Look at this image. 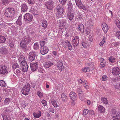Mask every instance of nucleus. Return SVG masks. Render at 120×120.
<instances>
[{
	"instance_id": "obj_43",
	"label": "nucleus",
	"mask_w": 120,
	"mask_h": 120,
	"mask_svg": "<svg viewBox=\"0 0 120 120\" xmlns=\"http://www.w3.org/2000/svg\"><path fill=\"white\" fill-rule=\"evenodd\" d=\"M109 60L111 62L113 63L115 61V59L112 57H111L109 58Z\"/></svg>"
},
{
	"instance_id": "obj_32",
	"label": "nucleus",
	"mask_w": 120,
	"mask_h": 120,
	"mask_svg": "<svg viewBox=\"0 0 120 120\" xmlns=\"http://www.w3.org/2000/svg\"><path fill=\"white\" fill-rule=\"evenodd\" d=\"M61 97L62 100L64 101H67L68 100V98L66 96L64 93L62 94Z\"/></svg>"
},
{
	"instance_id": "obj_47",
	"label": "nucleus",
	"mask_w": 120,
	"mask_h": 120,
	"mask_svg": "<svg viewBox=\"0 0 120 120\" xmlns=\"http://www.w3.org/2000/svg\"><path fill=\"white\" fill-rule=\"evenodd\" d=\"M10 102V99L8 98L5 99L4 102L6 104H8Z\"/></svg>"
},
{
	"instance_id": "obj_48",
	"label": "nucleus",
	"mask_w": 120,
	"mask_h": 120,
	"mask_svg": "<svg viewBox=\"0 0 120 120\" xmlns=\"http://www.w3.org/2000/svg\"><path fill=\"white\" fill-rule=\"evenodd\" d=\"M84 86L86 89H88L89 88V84L88 83H85L84 84Z\"/></svg>"
},
{
	"instance_id": "obj_12",
	"label": "nucleus",
	"mask_w": 120,
	"mask_h": 120,
	"mask_svg": "<svg viewBox=\"0 0 120 120\" xmlns=\"http://www.w3.org/2000/svg\"><path fill=\"white\" fill-rule=\"evenodd\" d=\"M112 74L115 75H117L120 74V70L118 67L113 68L112 70Z\"/></svg>"
},
{
	"instance_id": "obj_31",
	"label": "nucleus",
	"mask_w": 120,
	"mask_h": 120,
	"mask_svg": "<svg viewBox=\"0 0 120 120\" xmlns=\"http://www.w3.org/2000/svg\"><path fill=\"white\" fill-rule=\"evenodd\" d=\"M101 100L102 103L104 104H106L108 103V100L106 98L104 97H101Z\"/></svg>"
},
{
	"instance_id": "obj_55",
	"label": "nucleus",
	"mask_w": 120,
	"mask_h": 120,
	"mask_svg": "<svg viewBox=\"0 0 120 120\" xmlns=\"http://www.w3.org/2000/svg\"><path fill=\"white\" fill-rule=\"evenodd\" d=\"M41 102L44 106H46L47 105V102L45 100H42L41 101Z\"/></svg>"
},
{
	"instance_id": "obj_4",
	"label": "nucleus",
	"mask_w": 120,
	"mask_h": 120,
	"mask_svg": "<svg viewBox=\"0 0 120 120\" xmlns=\"http://www.w3.org/2000/svg\"><path fill=\"white\" fill-rule=\"evenodd\" d=\"M7 67L4 65H0V73L3 75L8 73Z\"/></svg>"
},
{
	"instance_id": "obj_19",
	"label": "nucleus",
	"mask_w": 120,
	"mask_h": 120,
	"mask_svg": "<svg viewBox=\"0 0 120 120\" xmlns=\"http://www.w3.org/2000/svg\"><path fill=\"white\" fill-rule=\"evenodd\" d=\"M74 13L71 12H68L67 15V17L70 21L72 20L74 17Z\"/></svg>"
},
{
	"instance_id": "obj_2",
	"label": "nucleus",
	"mask_w": 120,
	"mask_h": 120,
	"mask_svg": "<svg viewBox=\"0 0 120 120\" xmlns=\"http://www.w3.org/2000/svg\"><path fill=\"white\" fill-rule=\"evenodd\" d=\"M30 86L29 83H28L24 86L22 91V94L25 95L28 94L29 92L30 89Z\"/></svg>"
},
{
	"instance_id": "obj_62",
	"label": "nucleus",
	"mask_w": 120,
	"mask_h": 120,
	"mask_svg": "<svg viewBox=\"0 0 120 120\" xmlns=\"http://www.w3.org/2000/svg\"><path fill=\"white\" fill-rule=\"evenodd\" d=\"M7 85L6 83H0V86L2 87H4Z\"/></svg>"
},
{
	"instance_id": "obj_63",
	"label": "nucleus",
	"mask_w": 120,
	"mask_h": 120,
	"mask_svg": "<svg viewBox=\"0 0 120 120\" xmlns=\"http://www.w3.org/2000/svg\"><path fill=\"white\" fill-rule=\"evenodd\" d=\"M67 47H68V48L69 50H72V46L71 45L70 43L68 45V46Z\"/></svg>"
},
{
	"instance_id": "obj_44",
	"label": "nucleus",
	"mask_w": 120,
	"mask_h": 120,
	"mask_svg": "<svg viewBox=\"0 0 120 120\" xmlns=\"http://www.w3.org/2000/svg\"><path fill=\"white\" fill-rule=\"evenodd\" d=\"M105 37H104L100 43L99 45L101 46H102L103 45L104 43L106 41H105Z\"/></svg>"
},
{
	"instance_id": "obj_49",
	"label": "nucleus",
	"mask_w": 120,
	"mask_h": 120,
	"mask_svg": "<svg viewBox=\"0 0 120 120\" xmlns=\"http://www.w3.org/2000/svg\"><path fill=\"white\" fill-rule=\"evenodd\" d=\"M82 46L85 48L87 46V43H86L84 41H82Z\"/></svg>"
},
{
	"instance_id": "obj_16",
	"label": "nucleus",
	"mask_w": 120,
	"mask_h": 120,
	"mask_svg": "<svg viewBox=\"0 0 120 120\" xmlns=\"http://www.w3.org/2000/svg\"><path fill=\"white\" fill-rule=\"evenodd\" d=\"M18 60L21 64H23L25 62H26L25 61V59L24 57L22 55H19L18 56Z\"/></svg>"
},
{
	"instance_id": "obj_35",
	"label": "nucleus",
	"mask_w": 120,
	"mask_h": 120,
	"mask_svg": "<svg viewBox=\"0 0 120 120\" xmlns=\"http://www.w3.org/2000/svg\"><path fill=\"white\" fill-rule=\"evenodd\" d=\"M69 41L67 40L65 41L63 43V45L64 47L65 48H67L68 47V45L69 44Z\"/></svg>"
},
{
	"instance_id": "obj_27",
	"label": "nucleus",
	"mask_w": 120,
	"mask_h": 120,
	"mask_svg": "<svg viewBox=\"0 0 120 120\" xmlns=\"http://www.w3.org/2000/svg\"><path fill=\"white\" fill-rule=\"evenodd\" d=\"M34 116L35 118H38L41 116V111H39L37 113H33Z\"/></svg>"
},
{
	"instance_id": "obj_60",
	"label": "nucleus",
	"mask_w": 120,
	"mask_h": 120,
	"mask_svg": "<svg viewBox=\"0 0 120 120\" xmlns=\"http://www.w3.org/2000/svg\"><path fill=\"white\" fill-rule=\"evenodd\" d=\"M89 113L90 114H91L92 115H94V111L91 110L89 111Z\"/></svg>"
},
{
	"instance_id": "obj_18",
	"label": "nucleus",
	"mask_w": 120,
	"mask_h": 120,
	"mask_svg": "<svg viewBox=\"0 0 120 120\" xmlns=\"http://www.w3.org/2000/svg\"><path fill=\"white\" fill-rule=\"evenodd\" d=\"M22 71L24 72H27L28 70V65L27 62H25L23 64H22Z\"/></svg>"
},
{
	"instance_id": "obj_21",
	"label": "nucleus",
	"mask_w": 120,
	"mask_h": 120,
	"mask_svg": "<svg viewBox=\"0 0 120 120\" xmlns=\"http://www.w3.org/2000/svg\"><path fill=\"white\" fill-rule=\"evenodd\" d=\"M78 29L81 32L83 33L84 32V26L83 24H80L78 26Z\"/></svg>"
},
{
	"instance_id": "obj_59",
	"label": "nucleus",
	"mask_w": 120,
	"mask_h": 120,
	"mask_svg": "<svg viewBox=\"0 0 120 120\" xmlns=\"http://www.w3.org/2000/svg\"><path fill=\"white\" fill-rule=\"evenodd\" d=\"M45 42L43 41H41L40 42V45L41 47H44L45 44Z\"/></svg>"
},
{
	"instance_id": "obj_52",
	"label": "nucleus",
	"mask_w": 120,
	"mask_h": 120,
	"mask_svg": "<svg viewBox=\"0 0 120 120\" xmlns=\"http://www.w3.org/2000/svg\"><path fill=\"white\" fill-rule=\"evenodd\" d=\"M13 77H12V81L13 82H16L17 80V78L16 76H15V75H13Z\"/></svg>"
},
{
	"instance_id": "obj_9",
	"label": "nucleus",
	"mask_w": 120,
	"mask_h": 120,
	"mask_svg": "<svg viewBox=\"0 0 120 120\" xmlns=\"http://www.w3.org/2000/svg\"><path fill=\"white\" fill-rule=\"evenodd\" d=\"M30 64L31 69L33 71H35L38 67V63L37 62L31 63Z\"/></svg>"
},
{
	"instance_id": "obj_37",
	"label": "nucleus",
	"mask_w": 120,
	"mask_h": 120,
	"mask_svg": "<svg viewBox=\"0 0 120 120\" xmlns=\"http://www.w3.org/2000/svg\"><path fill=\"white\" fill-rule=\"evenodd\" d=\"M115 23L117 27L120 29V21L118 19L115 20Z\"/></svg>"
},
{
	"instance_id": "obj_46",
	"label": "nucleus",
	"mask_w": 120,
	"mask_h": 120,
	"mask_svg": "<svg viewBox=\"0 0 120 120\" xmlns=\"http://www.w3.org/2000/svg\"><path fill=\"white\" fill-rule=\"evenodd\" d=\"M116 36L118 39H120V31H117L116 33Z\"/></svg>"
},
{
	"instance_id": "obj_28",
	"label": "nucleus",
	"mask_w": 120,
	"mask_h": 120,
	"mask_svg": "<svg viewBox=\"0 0 120 120\" xmlns=\"http://www.w3.org/2000/svg\"><path fill=\"white\" fill-rule=\"evenodd\" d=\"M0 52L3 54H4L7 52V50L5 48L2 47L0 48Z\"/></svg>"
},
{
	"instance_id": "obj_40",
	"label": "nucleus",
	"mask_w": 120,
	"mask_h": 120,
	"mask_svg": "<svg viewBox=\"0 0 120 120\" xmlns=\"http://www.w3.org/2000/svg\"><path fill=\"white\" fill-rule=\"evenodd\" d=\"M34 48L35 50H37L39 48V45L38 43H35L34 46Z\"/></svg>"
},
{
	"instance_id": "obj_5",
	"label": "nucleus",
	"mask_w": 120,
	"mask_h": 120,
	"mask_svg": "<svg viewBox=\"0 0 120 120\" xmlns=\"http://www.w3.org/2000/svg\"><path fill=\"white\" fill-rule=\"evenodd\" d=\"M45 5L47 9L51 10L53 8L54 2L52 0L48 1L46 2Z\"/></svg>"
},
{
	"instance_id": "obj_42",
	"label": "nucleus",
	"mask_w": 120,
	"mask_h": 120,
	"mask_svg": "<svg viewBox=\"0 0 120 120\" xmlns=\"http://www.w3.org/2000/svg\"><path fill=\"white\" fill-rule=\"evenodd\" d=\"M21 71L19 68L17 69L15 71V73L18 75H20L21 74Z\"/></svg>"
},
{
	"instance_id": "obj_20",
	"label": "nucleus",
	"mask_w": 120,
	"mask_h": 120,
	"mask_svg": "<svg viewBox=\"0 0 120 120\" xmlns=\"http://www.w3.org/2000/svg\"><path fill=\"white\" fill-rule=\"evenodd\" d=\"M53 64L52 62H51L50 61H48L45 62L43 64L44 66L46 68H49Z\"/></svg>"
},
{
	"instance_id": "obj_58",
	"label": "nucleus",
	"mask_w": 120,
	"mask_h": 120,
	"mask_svg": "<svg viewBox=\"0 0 120 120\" xmlns=\"http://www.w3.org/2000/svg\"><path fill=\"white\" fill-rule=\"evenodd\" d=\"M68 8H71L73 7V6L72 4L70 2H69L68 3Z\"/></svg>"
},
{
	"instance_id": "obj_61",
	"label": "nucleus",
	"mask_w": 120,
	"mask_h": 120,
	"mask_svg": "<svg viewBox=\"0 0 120 120\" xmlns=\"http://www.w3.org/2000/svg\"><path fill=\"white\" fill-rule=\"evenodd\" d=\"M67 22L66 19H62V22L63 24L66 25Z\"/></svg>"
},
{
	"instance_id": "obj_41",
	"label": "nucleus",
	"mask_w": 120,
	"mask_h": 120,
	"mask_svg": "<svg viewBox=\"0 0 120 120\" xmlns=\"http://www.w3.org/2000/svg\"><path fill=\"white\" fill-rule=\"evenodd\" d=\"M2 2L3 5L7 4L9 2V0H2Z\"/></svg>"
},
{
	"instance_id": "obj_15",
	"label": "nucleus",
	"mask_w": 120,
	"mask_h": 120,
	"mask_svg": "<svg viewBox=\"0 0 120 120\" xmlns=\"http://www.w3.org/2000/svg\"><path fill=\"white\" fill-rule=\"evenodd\" d=\"M102 27L105 33H106L109 30L108 26L105 23H103L102 24Z\"/></svg>"
},
{
	"instance_id": "obj_6",
	"label": "nucleus",
	"mask_w": 120,
	"mask_h": 120,
	"mask_svg": "<svg viewBox=\"0 0 120 120\" xmlns=\"http://www.w3.org/2000/svg\"><path fill=\"white\" fill-rule=\"evenodd\" d=\"M79 36H75L72 38L73 45L74 46H76L79 44Z\"/></svg>"
},
{
	"instance_id": "obj_29",
	"label": "nucleus",
	"mask_w": 120,
	"mask_h": 120,
	"mask_svg": "<svg viewBox=\"0 0 120 120\" xmlns=\"http://www.w3.org/2000/svg\"><path fill=\"white\" fill-rule=\"evenodd\" d=\"M98 109L99 111H100L101 113H103L104 112L105 108L102 106L99 105L98 107Z\"/></svg>"
},
{
	"instance_id": "obj_23",
	"label": "nucleus",
	"mask_w": 120,
	"mask_h": 120,
	"mask_svg": "<svg viewBox=\"0 0 120 120\" xmlns=\"http://www.w3.org/2000/svg\"><path fill=\"white\" fill-rule=\"evenodd\" d=\"M42 26L44 29H45L46 28L47 25V22L46 21L45 19L42 20Z\"/></svg>"
},
{
	"instance_id": "obj_10",
	"label": "nucleus",
	"mask_w": 120,
	"mask_h": 120,
	"mask_svg": "<svg viewBox=\"0 0 120 120\" xmlns=\"http://www.w3.org/2000/svg\"><path fill=\"white\" fill-rule=\"evenodd\" d=\"M112 116L114 120H120V112L117 113L113 112Z\"/></svg>"
},
{
	"instance_id": "obj_57",
	"label": "nucleus",
	"mask_w": 120,
	"mask_h": 120,
	"mask_svg": "<svg viewBox=\"0 0 120 120\" xmlns=\"http://www.w3.org/2000/svg\"><path fill=\"white\" fill-rule=\"evenodd\" d=\"M89 41L91 42H92L93 41V38L92 35H89Z\"/></svg>"
},
{
	"instance_id": "obj_25",
	"label": "nucleus",
	"mask_w": 120,
	"mask_h": 120,
	"mask_svg": "<svg viewBox=\"0 0 120 120\" xmlns=\"http://www.w3.org/2000/svg\"><path fill=\"white\" fill-rule=\"evenodd\" d=\"M21 10L24 12H26L27 11L28 7L27 5L25 4H23L21 5Z\"/></svg>"
},
{
	"instance_id": "obj_45",
	"label": "nucleus",
	"mask_w": 120,
	"mask_h": 120,
	"mask_svg": "<svg viewBox=\"0 0 120 120\" xmlns=\"http://www.w3.org/2000/svg\"><path fill=\"white\" fill-rule=\"evenodd\" d=\"M38 72L40 73H43L44 70L41 67H39L38 70Z\"/></svg>"
},
{
	"instance_id": "obj_54",
	"label": "nucleus",
	"mask_w": 120,
	"mask_h": 120,
	"mask_svg": "<svg viewBox=\"0 0 120 120\" xmlns=\"http://www.w3.org/2000/svg\"><path fill=\"white\" fill-rule=\"evenodd\" d=\"M37 94H38V96L40 98H41L43 96V94L42 93H41L40 91H38L37 92Z\"/></svg>"
},
{
	"instance_id": "obj_38",
	"label": "nucleus",
	"mask_w": 120,
	"mask_h": 120,
	"mask_svg": "<svg viewBox=\"0 0 120 120\" xmlns=\"http://www.w3.org/2000/svg\"><path fill=\"white\" fill-rule=\"evenodd\" d=\"M19 67V65L17 63H15L12 66V68L13 69L15 70L16 68H18Z\"/></svg>"
},
{
	"instance_id": "obj_36",
	"label": "nucleus",
	"mask_w": 120,
	"mask_h": 120,
	"mask_svg": "<svg viewBox=\"0 0 120 120\" xmlns=\"http://www.w3.org/2000/svg\"><path fill=\"white\" fill-rule=\"evenodd\" d=\"M90 28L89 27H87L85 29L86 34L88 35L90 33Z\"/></svg>"
},
{
	"instance_id": "obj_64",
	"label": "nucleus",
	"mask_w": 120,
	"mask_h": 120,
	"mask_svg": "<svg viewBox=\"0 0 120 120\" xmlns=\"http://www.w3.org/2000/svg\"><path fill=\"white\" fill-rule=\"evenodd\" d=\"M9 45L10 47L13 48L14 46L13 42H10Z\"/></svg>"
},
{
	"instance_id": "obj_1",
	"label": "nucleus",
	"mask_w": 120,
	"mask_h": 120,
	"mask_svg": "<svg viewBox=\"0 0 120 120\" xmlns=\"http://www.w3.org/2000/svg\"><path fill=\"white\" fill-rule=\"evenodd\" d=\"M30 37H24L20 43V46L22 49L25 51L27 47L26 44L30 42Z\"/></svg>"
},
{
	"instance_id": "obj_7",
	"label": "nucleus",
	"mask_w": 120,
	"mask_h": 120,
	"mask_svg": "<svg viewBox=\"0 0 120 120\" xmlns=\"http://www.w3.org/2000/svg\"><path fill=\"white\" fill-rule=\"evenodd\" d=\"M36 53L34 52H30L28 55V58L30 61H33L35 58Z\"/></svg>"
},
{
	"instance_id": "obj_8",
	"label": "nucleus",
	"mask_w": 120,
	"mask_h": 120,
	"mask_svg": "<svg viewBox=\"0 0 120 120\" xmlns=\"http://www.w3.org/2000/svg\"><path fill=\"white\" fill-rule=\"evenodd\" d=\"M33 18L32 15L30 13H26L25 15L24 19L26 21H31L32 20Z\"/></svg>"
},
{
	"instance_id": "obj_17",
	"label": "nucleus",
	"mask_w": 120,
	"mask_h": 120,
	"mask_svg": "<svg viewBox=\"0 0 120 120\" xmlns=\"http://www.w3.org/2000/svg\"><path fill=\"white\" fill-rule=\"evenodd\" d=\"M49 51V49L47 47L44 46L41 49V52L42 55H44L47 53Z\"/></svg>"
},
{
	"instance_id": "obj_11",
	"label": "nucleus",
	"mask_w": 120,
	"mask_h": 120,
	"mask_svg": "<svg viewBox=\"0 0 120 120\" xmlns=\"http://www.w3.org/2000/svg\"><path fill=\"white\" fill-rule=\"evenodd\" d=\"M56 10L59 15H62L64 12L63 8L62 6L58 5L56 8Z\"/></svg>"
},
{
	"instance_id": "obj_51",
	"label": "nucleus",
	"mask_w": 120,
	"mask_h": 120,
	"mask_svg": "<svg viewBox=\"0 0 120 120\" xmlns=\"http://www.w3.org/2000/svg\"><path fill=\"white\" fill-rule=\"evenodd\" d=\"M63 23H61L59 24V28L60 29H63L64 27V26L65 25Z\"/></svg>"
},
{
	"instance_id": "obj_24",
	"label": "nucleus",
	"mask_w": 120,
	"mask_h": 120,
	"mask_svg": "<svg viewBox=\"0 0 120 120\" xmlns=\"http://www.w3.org/2000/svg\"><path fill=\"white\" fill-rule=\"evenodd\" d=\"M2 116L3 119V120H12L13 119L12 117L10 116L7 117V116L4 115L3 114H2Z\"/></svg>"
},
{
	"instance_id": "obj_53",
	"label": "nucleus",
	"mask_w": 120,
	"mask_h": 120,
	"mask_svg": "<svg viewBox=\"0 0 120 120\" xmlns=\"http://www.w3.org/2000/svg\"><path fill=\"white\" fill-rule=\"evenodd\" d=\"M108 77L106 75H103L102 76V80L103 81H105L107 80Z\"/></svg>"
},
{
	"instance_id": "obj_50",
	"label": "nucleus",
	"mask_w": 120,
	"mask_h": 120,
	"mask_svg": "<svg viewBox=\"0 0 120 120\" xmlns=\"http://www.w3.org/2000/svg\"><path fill=\"white\" fill-rule=\"evenodd\" d=\"M88 110L87 109H86L84 110L83 111V114L84 115H87L88 112Z\"/></svg>"
},
{
	"instance_id": "obj_3",
	"label": "nucleus",
	"mask_w": 120,
	"mask_h": 120,
	"mask_svg": "<svg viewBox=\"0 0 120 120\" xmlns=\"http://www.w3.org/2000/svg\"><path fill=\"white\" fill-rule=\"evenodd\" d=\"M13 11V10L11 8L6 9L5 10V16L8 18L12 17L14 15Z\"/></svg>"
},
{
	"instance_id": "obj_30",
	"label": "nucleus",
	"mask_w": 120,
	"mask_h": 120,
	"mask_svg": "<svg viewBox=\"0 0 120 120\" xmlns=\"http://www.w3.org/2000/svg\"><path fill=\"white\" fill-rule=\"evenodd\" d=\"M6 41L5 38L2 35H0V43H2L5 42Z\"/></svg>"
},
{
	"instance_id": "obj_14",
	"label": "nucleus",
	"mask_w": 120,
	"mask_h": 120,
	"mask_svg": "<svg viewBox=\"0 0 120 120\" xmlns=\"http://www.w3.org/2000/svg\"><path fill=\"white\" fill-rule=\"evenodd\" d=\"M78 93L79 95L80 99L82 101L84 100L83 97V93L82 90L80 89H78L77 90Z\"/></svg>"
},
{
	"instance_id": "obj_34",
	"label": "nucleus",
	"mask_w": 120,
	"mask_h": 120,
	"mask_svg": "<svg viewBox=\"0 0 120 120\" xmlns=\"http://www.w3.org/2000/svg\"><path fill=\"white\" fill-rule=\"evenodd\" d=\"M51 103L53 106L55 107H57L58 106L57 104L56 101L54 100H51Z\"/></svg>"
},
{
	"instance_id": "obj_39",
	"label": "nucleus",
	"mask_w": 120,
	"mask_h": 120,
	"mask_svg": "<svg viewBox=\"0 0 120 120\" xmlns=\"http://www.w3.org/2000/svg\"><path fill=\"white\" fill-rule=\"evenodd\" d=\"M82 70V71L83 72H88L90 71V69L89 67H87L83 68Z\"/></svg>"
},
{
	"instance_id": "obj_22",
	"label": "nucleus",
	"mask_w": 120,
	"mask_h": 120,
	"mask_svg": "<svg viewBox=\"0 0 120 120\" xmlns=\"http://www.w3.org/2000/svg\"><path fill=\"white\" fill-rule=\"evenodd\" d=\"M77 6L80 9H82L84 10H86L87 9L86 7L81 2L77 5Z\"/></svg>"
},
{
	"instance_id": "obj_26",
	"label": "nucleus",
	"mask_w": 120,
	"mask_h": 120,
	"mask_svg": "<svg viewBox=\"0 0 120 120\" xmlns=\"http://www.w3.org/2000/svg\"><path fill=\"white\" fill-rule=\"evenodd\" d=\"M63 63L62 62H58L57 68L60 70L62 71L63 69Z\"/></svg>"
},
{
	"instance_id": "obj_33",
	"label": "nucleus",
	"mask_w": 120,
	"mask_h": 120,
	"mask_svg": "<svg viewBox=\"0 0 120 120\" xmlns=\"http://www.w3.org/2000/svg\"><path fill=\"white\" fill-rule=\"evenodd\" d=\"M21 16H19L16 21V23L19 25H21L22 24L21 22Z\"/></svg>"
},
{
	"instance_id": "obj_13",
	"label": "nucleus",
	"mask_w": 120,
	"mask_h": 120,
	"mask_svg": "<svg viewBox=\"0 0 120 120\" xmlns=\"http://www.w3.org/2000/svg\"><path fill=\"white\" fill-rule=\"evenodd\" d=\"M70 97L73 101L76 100L77 98V96L75 93L74 92H71L70 94Z\"/></svg>"
},
{
	"instance_id": "obj_56",
	"label": "nucleus",
	"mask_w": 120,
	"mask_h": 120,
	"mask_svg": "<svg viewBox=\"0 0 120 120\" xmlns=\"http://www.w3.org/2000/svg\"><path fill=\"white\" fill-rule=\"evenodd\" d=\"M60 3L62 4H64L66 2L67 0H59Z\"/></svg>"
}]
</instances>
